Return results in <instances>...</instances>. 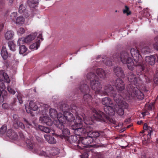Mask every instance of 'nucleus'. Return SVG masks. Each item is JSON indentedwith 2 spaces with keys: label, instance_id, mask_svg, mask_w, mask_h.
Wrapping results in <instances>:
<instances>
[{
  "label": "nucleus",
  "instance_id": "f257e3e1",
  "mask_svg": "<svg viewBox=\"0 0 158 158\" xmlns=\"http://www.w3.org/2000/svg\"><path fill=\"white\" fill-rule=\"evenodd\" d=\"M128 79L130 84L127 86L128 94L133 97H136L139 99L144 98V95L141 90L142 89L137 85V78L132 72L129 73Z\"/></svg>",
  "mask_w": 158,
  "mask_h": 158
},
{
  "label": "nucleus",
  "instance_id": "f03ea898",
  "mask_svg": "<svg viewBox=\"0 0 158 158\" xmlns=\"http://www.w3.org/2000/svg\"><path fill=\"white\" fill-rule=\"evenodd\" d=\"M82 122V119L79 116L77 117L75 121V125L72 126V129L74 130L73 133L77 135H81L86 133L89 134L93 130V127L91 125H86L82 127L80 125Z\"/></svg>",
  "mask_w": 158,
  "mask_h": 158
},
{
  "label": "nucleus",
  "instance_id": "7ed1b4c3",
  "mask_svg": "<svg viewBox=\"0 0 158 158\" xmlns=\"http://www.w3.org/2000/svg\"><path fill=\"white\" fill-rule=\"evenodd\" d=\"M113 57L115 60L120 61L123 64H126L128 68L131 70H133L136 65L131 55L126 52L123 51L120 54H116Z\"/></svg>",
  "mask_w": 158,
  "mask_h": 158
},
{
  "label": "nucleus",
  "instance_id": "20e7f679",
  "mask_svg": "<svg viewBox=\"0 0 158 158\" xmlns=\"http://www.w3.org/2000/svg\"><path fill=\"white\" fill-rule=\"evenodd\" d=\"M93 112L94 114L91 117V119L93 122H94L96 121L104 122L108 120L111 121V119L109 118V116L102 112L95 109H93Z\"/></svg>",
  "mask_w": 158,
  "mask_h": 158
},
{
  "label": "nucleus",
  "instance_id": "39448f33",
  "mask_svg": "<svg viewBox=\"0 0 158 158\" xmlns=\"http://www.w3.org/2000/svg\"><path fill=\"white\" fill-rule=\"evenodd\" d=\"M131 54V56L134 59V61L136 63L135 64H136L135 66H139L143 71L144 69V67L140 64L141 61L139 60L141 58L139 52L136 48H131L130 50Z\"/></svg>",
  "mask_w": 158,
  "mask_h": 158
},
{
  "label": "nucleus",
  "instance_id": "423d86ee",
  "mask_svg": "<svg viewBox=\"0 0 158 158\" xmlns=\"http://www.w3.org/2000/svg\"><path fill=\"white\" fill-rule=\"evenodd\" d=\"M90 85L92 89L94 90L96 94H99L102 89V84L98 79H94L91 80Z\"/></svg>",
  "mask_w": 158,
  "mask_h": 158
},
{
  "label": "nucleus",
  "instance_id": "0eeeda50",
  "mask_svg": "<svg viewBox=\"0 0 158 158\" xmlns=\"http://www.w3.org/2000/svg\"><path fill=\"white\" fill-rule=\"evenodd\" d=\"M114 89L112 86L110 84H107L104 87V90L101 89L99 94L101 95H107L112 96L113 94Z\"/></svg>",
  "mask_w": 158,
  "mask_h": 158
},
{
  "label": "nucleus",
  "instance_id": "6e6552de",
  "mask_svg": "<svg viewBox=\"0 0 158 158\" xmlns=\"http://www.w3.org/2000/svg\"><path fill=\"white\" fill-rule=\"evenodd\" d=\"M79 140L81 141V143L84 145L83 147H87L93 142L94 139L89 135L85 137H82L80 138Z\"/></svg>",
  "mask_w": 158,
  "mask_h": 158
},
{
  "label": "nucleus",
  "instance_id": "1a4fd4ad",
  "mask_svg": "<svg viewBox=\"0 0 158 158\" xmlns=\"http://www.w3.org/2000/svg\"><path fill=\"white\" fill-rule=\"evenodd\" d=\"M38 109V106L35 104V103L32 101H31L29 106L26 107V110L27 113H30L31 115L33 116L32 111H35Z\"/></svg>",
  "mask_w": 158,
  "mask_h": 158
},
{
  "label": "nucleus",
  "instance_id": "9d476101",
  "mask_svg": "<svg viewBox=\"0 0 158 158\" xmlns=\"http://www.w3.org/2000/svg\"><path fill=\"white\" fill-rule=\"evenodd\" d=\"M114 85L117 89L119 91L123 90L125 87L124 82L122 79L119 78L115 80Z\"/></svg>",
  "mask_w": 158,
  "mask_h": 158
},
{
  "label": "nucleus",
  "instance_id": "9b49d317",
  "mask_svg": "<svg viewBox=\"0 0 158 158\" xmlns=\"http://www.w3.org/2000/svg\"><path fill=\"white\" fill-rule=\"evenodd\" d=\"M40 40H41V41L43 40L41 33H40L37 37L36 41L30 46V49H37L40 46Z\"/></svg>",
  "mask_w": 158,
  "mask_h": 158
},
{
  "label": "nucleus",
  "instance_id": "f8f14e48",
  "mask_svg": "<svg viewBox=\"0 0 158 158\" xmlns=\"http://www.w3.org/2000/svg\"><path fill=\"white\" fill-rule=\"evenodd\" d=\"M114 101L117 103V105L121 107H123V102L122 97L118 94H114L112 96Z\"/></svg>",
  "mask_w": 158,
  "mask_h": 158
},
{
  "label": "nucleus",
  "instance_id": "ddd939ff",
  "mask_svg": "<svg viewBox=\"0 0 158 158\" xmlns=\"http://www.w3.org/2000/svg\"><path fill=\"white\" fill-rule=\"evenodd\" d=\"M113 71L118 77H124L125 76L123 69L119 66L115 67L113 69Z\"/></svg>",
  "mask_w": 158,
  "mask_h": 158
},
{
  "label": "nucleus",
  "instance_id": "4468645a",
  "mask_svg": "<svg viewBox=\"0 0 158 158\" xmlns=\"http://www.w3.org/2000/svg\"><path fill=\"white\" fill-rule=\"evenodd\" d=\"M40 120L43 124H46L49 126H51L53 124L52 121L48 116L40 117Z\"/></svg>",
  "mask_w": 158,
  "mask_h": 158
},
{
  "label": "nucleus",
  "instance_id": "2eb2a0df",
  "mask_svg": "<svg viewBox=\"0 0 158 158\" xmlns=\"http://www.w3.org/2000/svg\"><path fill=\"white\" fill-rule=\"evenodd\" d=\"M146 63L149 65H153L155 63L156 60V56L152 55L147 56L145 58Z\"/></svg>",
  "mask_w": 158,
  "mask_h": 158
},
{
  "label": "nucleus",
  "instance_id": "dca6fc26",
  "mask_svg": "<svg viewBox=\"0 0 158 158\" xmlns=\"http://www.w3.org/2000/svg\"><path fill=\"white\" fill-rule=\"evenodd\" d=\"M6 135L9 138L14 140L17 139L18 135L14 130L12 129L8 130L6 132Z\"/></svg>",
  "mask_w": 158,
  "mask_h": 158
},
{
  "label": "nucleus",
  "instance_id": "f3484780",
  "mask_svg": "<svg viewBox=\"0 0 158 158\" xmlns=\"http://www.w3.org/2000/svg\"><path fill=\"white\" fill-rule=\"evenodd\" d=\"M63 114L68 122L73 121L75 122L76 119H75L74 118V117L73 116V114L71 113L65 111L64 112Z\"/></svg>",
  "mask_w": 158,
  "mask_h": 158
},
{
  "label": "nucleus",
  "instance_id": "a211bd4d",
  "mask_svg": "<svg viewBox=\"0 0 158 158\" xmlns=\"http://www.w3.org/2000/svg\"><path fill=\"white\" fill-rule=\"evenodd\" d=\"M37 35V33L36 32L28 35L24 38V42L27 44L29 43L35 39Z\"/></svg>",
  "mask_w": 158,
  "mask_h": 158
},
{
  "label": "nucleus",
  "instance_id": "6ab92c4d",
  "mask_svg": "<svg viewBox=\"0 0 158 158\" xmlns=\"http://www.w3.org/2000/svg\"><path fill=\"white\" fill-rule=\"evenodd\" d=\"M0 77L4 79L5 81L7 83H9L10 81L8 75L5 72V70H0Z\"/></svg>",
  "mask_w": 158,
  "mask_h": 158
},
{
  "label": "nucleus",
  "instance_id": "aec40b11",
  "mask_svg": "<svg viewBox=\"0 0 158 158\" xmlns=\"http://www.w3.org/2000/svg\"><path fill=\"white\" fill-rule=\"evenodd\" d=\"M104 110L106 114L109 115H112L115 113L114 110L112 106H105Z\"/></svg>",
  "mask_w": 158,
  "mask_h": 158
},
{
  "label": "nucleus",
  "instance_id": "412c9836",
  "mask_svg": "<svg viewBox=\"0 0 158 158\" xmlns=\"http://www.w3.org/2000/svg\"><path fill=\"white\" fill-rule=\"evenodd\" d=\"M102 102L103 105L105 106H112L113 105V103L111 99L107 97L102 98Z\"/></svg>",
  "mask_w": 158,
  "mask_h": 158
},
{
  "label": "nucleus",
  "instance_id": "4be33fe9",
  "mask_svg": "<svg viewBox=\"0 0 158 158\" xmlns=\"http://www.w3.org/2000/svg\"><path fill=\"white\" fill-rule=\"evenodd\" d=\"M96 73L101 78L104 79L106 77V73L105 71L101 68H98L96 70Z\"/></svg>",
  "mask_w": 158,
  "mask_h": 158
},
{
  "label": "nucleus",
  "instance_id": "5701e85b",
  "mask_svg": "<svg viewBox=\"0 0 158 158\" xmlns=\"http://www.w3.org/2000/svg\"><path fill=\"white\" fill-rule=\"evenodd\" d=\"M44 137L46 140L50 144H54L56 143V140L53 136L48 135H44Z\"/></svg>",
  "mask_w": 158,
  "mask_h": 158
},
{
  "label": "nucleus",
  "instance_id": "b1692460",
  "mask_svg": "<svg viewBox=\"0 0 158 158\" xmlns=\"http://www.w3.org/2000/svg\"><path fill=\"white\" fill-rule=\"evenodd\" d=\"M79 89L80 91L83 93H87L89 91V86L86 84H83L81 85Z\"/></svg>",
  "mask_w": 158,
  "mask_h": 158
},
{
  "label": "nucleus",
  "instance_id": "393cba45",
  "mask_svg": "<svg viewBox=\"0 0 158 158\" xmlns=\"http://www.w3.org/2000/svg\"><path fill=\"white\" fill-rule=\"evenodd\" d=\"M14 35V33L13 31L10 30L7 31L5 34V38L7 40L12 39Z\"/></svg>",
  "mask_w": 158,
  "mask_h": 158
},
{
  "label": "nucleus",
  "instance_id": "a878e982",
  "mask_svg": "<svg viewBox=\"0 0 158 158\" xmlns=\"http://www.w3.org/2000/svg\"><path fill=\"white\" fill-rule=\"evenodd\" d=\"M1 54L4 60L7 59L8 56V54L6 47H2Z\"/></svg>",
  "mask_w": 158,
  "mask_h": 158
},
{
  "label": "nucleus",
  "instance_id": "bb28decb",
  "mask_svg": "<svg viewBox=\"0 0 158 158\" xmlns=\"http://www.w3.org/2000/svg\"><path fill=\"white\" fill-rule=\"evenodd\" d=\"M70 108L72 110V112L75 114L76 118L77 117L79 116L78 115L79 108H77L76 105L74 104L71 105L70 106Z\"/></svg>",
  "mask_w": 158,
  "mask_h": 158
},
{
  "label": "nucleus",
  "instance_id": "cd10ccee",
  "mask_svg": "<svg viewBox=\"0 0 158 158\" xmlns=\"http://www.w3.org/2000/svg\"><path fill=\"white\" fill-rule=\"evenodd\" d=\"M57 118L58 120L64 123L68 122L66 119L64 117L63 114H62L61 113H59L57 114Z\"/></svg>",
  "mask_w": 158,
  "mask_h": 158
},
{
  "label": "nucleus",
  "instance_id": "c85d7f7f",
  "mask_svg": "<svg viewBox=\"0 0 158 158\" xmlns=\"http://www.w3.org/2000/svg\"><path fill=\"white\" fill-rule=\"evenodd\" d=\"M26 143H27V147L31 150H33L35 152H37V150L35 148V145L34 144L32 143L30 140L28 139L26 141Z\"/></svg>",
  "mask_w": 158,
  "mask_h": 158
},
{
  "label": "nucleus",
  "instance_id": "c756f323",
  "mask_svg": "<svg viewBox=\"0 0 158 158\" xmlns=\"http://www.w3.org/2000/svg\"><path fill=\"white\" fill-rule=\"evenodd\" d=\"M38 3V0H28V3L31 8H34L36 6Z\"/></svg>",
  "mask_w": 158,
  "mask_h": 158
},
{
  "label": "nucleus",
  "instance_id": "7c9ffc66",
  "mask_svg": "<svg viewBox=\"0 0 158 158\" xmlns=\"http://www.w3.org/2000/svg\"><path fill=\"white\" fill-rule=\"evenodd\" d=\"M103 59H104V60H103L102 61L105 64L108 66L112 65V63L110 58L107 57L106 56H105Z\"/></svg>",
  "mask_w": 158,
  "mask_h": 158
},
{
  "label": "nucleus",
  "instance_id": "2f4dec72",
  "mask_svg": "<svg viewBox=\"0 0 158 158\" xmlns=\"http://www.w3.org/2000/svg\"><path fill=\"white\" fill-rule=\"evenodd\" d=\"M8 47L13 52L16 50V46L12 41H9L8 43Z\"/></svg>",
  "mask_w": 158,
  "mask_h": 158
},
{
  "label": "nucleus",
  "instance_id": "473e14b6",
  "mask_svg": "<svg viewBox=\"0 0 158 158\" xmlns=\"http://www.w3.org/2000/svg\"><path fill=\"white\" fill-rule=\"evenodd\" d=\"M143 129L144 130L148 131V132L147 135L148 138H150L151 135L153 131L152 128L151 127H148L147 123H145L144 124Z\"/></svg>",
  "mask_w": 158,
  "mask_h": 158
},
{
  "label": "nucleus",
  "instance_id": "72a5a7b5",
  "mask_svg": "<svg viewBox=\"0 0 158 158\" xmlns=\"http://www.w3.org/2000/svg\"><path fill=\"white\" fill-rule=\"evenodd\" d=\"M13 126L16 129L20 128L22 129H24L25 128V127L24 124L22 122H16L13 123Z\"/></svg>",
  "mask_w": 158,
  "mask_h": 158
},
{
  "label": "nucleus",
  "instance_id": "f704fd0d",
  "mask_svg": "<svg viewBox=\"0 0 158 158\" xmlns=\"http://www.w3.org/2000/svg\"><path fill=\"white\" fill-rule=\"evenodd\" d=\"M68 141L71 143H75L77 140V138L76 135H71L68 139Z\"/></svg>",
  "mask_w": 158,
  "mask_h": 158
},
{
  "label": "nucleus",
  "instance_id": "c9c22d12",
  "mask_svg": "<svg viewBox=\"0 0 158 158\" xmlns=\"http://www.w3.org/2000/svg\"><path fill=\"white\" fill-rule=\"evenodd\" d=\"M102 133L101 131H95L93 132H91V131L88 134L90 135V136L92 138H97L99 137L101 134V133Z\"/></svg>",
  "mask_w": 158,
  "mask_h": 158
},
{
  "label": "nucleus",
  "instance_id": "e433bc0d",
  "mask_svg": "<svg viewBox=\"0 0 158 158\" xmlns=\"http://www.w3.org/2000/svg\"><path fill=\"white\" fill-rule=\"evenodd\" d=\"M83 99L85 103H89L91 101L92 98L90 95L85 94L83 95Z\"/></svg>",
  "mask_w": 158,
  "mask_h": 158
},
{
  "label": "nucleus",
  "instance_id": "4c0bfd02",
  "mask_svg": "<svg viewBox=\"0 0 158 158\" xmlns=\"http://www.w3.org/2000/svg\"><path fill=\"white\" fill-rule=\"evenodd\" d=\"M49 113L52 118L55 119L57 118V111L55 110L50 109L49 111Z\"/></svg>",
  "mask_w": 158,
  "mask_h": 158
},
{
  "label": "nucleus",
  "instance_id": "58836bf2",
  "mask_svg": "<svg viewBox=\"0 0 158 158\" xmlns=\"http://www.w3.org/2000/svg\"><path fill=\"white\" fill-rule=\"evenodd\" d=\"M54 123L58 128L60 129H62L64 128V126L63 125L64 123L62 122H60L58 120L56 121H54Z\"/></svg>",
  "mask_w": 158,
  "mask_h": 158
},
{
  "label": "nucleus",
  "instance_id": "ea45409f",
  "mask_svg": "<svg viewBox=\"0 0 158 158\" xmlns=\"http://www.w3.org/2000/svg\"><path fill=\"white\" fill-rule=\"evenodd\" d=\"M24 19L23 16H20L17 18L16 23L17 24L22 25L24 23Z\"/></svg>",
  "mask_w": 158,
  "mask_h": 158
},
{
  "label": "nucleus",
  "instance_id": "a19ab883",
  "mask_svg": "<svg viewBox=\"0 0 158 158\" xmlns=\"http://www.w3.org/2000/svg\"><path fill=\"white\" fill-rule=\"evenodd\" d=\"M27 47L24 45H22L19 47V53L20 54H23L25 53L27 51Z\"/></svg>",
  "mask_w": 158,
  "mask_h": 158
},
{
  "label": "nucleus",
  "instance_id": "79ce46f5",
  "mask_svg": "<svg viewBox=\"0 0 158 158\" xmlns=\"http://www.w3.org/2000/svg\"><path fill=\"white\" fill-rule=\"evenodd\" d=\"M81 116H79L82 119L83 118L84 123L86 124V125H89L88 124L90 123L89 122V118L88 117H86L85 114H83L82 115H81Z\"/></svg>",
  "mask_w": 158,
  "mask_h": 158
},
{
  "label": "nucleus",
  "instance_id": "37998d69",
  "mask_svg": "<svg viewBox=\"0 0 158 158\" xmlns=\"http://www.w3.org/2000/svg\"><path fill=\"white\" fill-rule=\"evenodd\" d=\"M96 75L93 73L91 72L87 74L86 77L88 79H94L96 77Z\"/></svg>",
  "mask_w": 158,
  "mask_h": 158
},
{
  "label": "nucleus",
  "instance_id": "c03bdc74",
  "mask_svg": "<svg viewBox=\"0 0 158 158\" xmlns=\"http://www.w3.org/2000/svg\"><path fill=\"white\" fill-rule=\"evenodd\" d=\"M7 129L6 125H4L0 128V133L1 134L5 133Z\"/></svg>",
  "mask_w": 158,
  "mask_h": 158
},
{
  "label": "nucleus",
  "instance_id": "a18cd8bd",
  "mask_svg": "<svg viewBox=\"0 0 158 158\" xmlns=\"http://www.w3.org/2000/svg\"><path fill=\"white\" fill-rule=\"evenodd\" d=\"M155 43L153 44V46L154 48L158 51V36L155 38Z\"/></svg>",
  "mask_w": 158,
  "mask_h": 158
},
{
  "label": "nucleus",
  "instance_id": "49530a36",
  "mask_svg": "<svg viewBox=\"0 0 158 158\" xmlns=\"http://www.w3.org/2000/svg\"><path fill=\"white\" fill-rule=\"evenodd\" d=\"M143 53L150 52H151V50L149 47L148 46L145 47L143 48L141 50Z\"/></svg>",
  "mask_w": 158,
  "mask_h": 158
},
{
  "label": "nucleus",
  "instance_id": "de8ad7c7",
  "mask_svg": "<svg viewBox=\"0 0 158 158\" xmlns=\"http://www.w3.org/2000/svg\"><path fill=\"white\" fill-rule=\"evenodd\" d=\"M0 92L1 93H0V99L2 98H5L4 97L7 94V92L4 89H2V90H0Z\"/></svg>",
  "mask_w": 158,
  "mask_h": 158
},
{
  "label": "nucleus",
  "instance_id": "09e8293b",
  "mask_svg": "<svg viewBox=\"0 0 158 158\" xmlns=\"http://www.w3.org/2000/svg\"><path fill=\"white\" fill-rule=\"evenodd\" d=\"M7 88L8 91L10 93L13 95H14L15 94V91L10 86H7Z\"/></svg>",
  "mask_w": 158,
  "mask_h": 158
},
{
  "label": "nucleus",
  "instance_id": "8fccbe9b",
  "mask_svg": "<svg viewBox=\"0 0 158 158\" xmlns=\"http://www.w3.org/2000/svg\"><path fill=\"white\" fill-rule=\"evenodd\" d=\"M123 12L124 14L126 13L127 15H130L131 13V11H129V8L128 6H125V9L123 10Z\"/></svg>",
  "mask_w": 158,
  "mask_h": 158
},
{
  "label": "nucleus",
  "instance_id": "3c124183",
  "mask_svg": "<svg viewBox=\"0 0 158 158\" xmlns=\"http://www.w3.org/2000/svg\"><path fill=\"white\" fill-rule=\"evenodd\" d=\"M62 130V133L64 136H65L67 135H69L70 131L69 130L66 128H63Z\"/></svg>",
  "mask_w": 158,
  "mask_h": 158
},
{
  "label": "nucleus",
  "instance_id": "603ef678",
  "mask_svg": "<svg viewBox=\"0 0 158 158\" xmlns=\"http://www.w3.org/2000/svg\"><path fill=\"white\" fill-rule=\"evenodd\" d=\"M17 97L19 100V103L22 104L23 103V101L22 100V95L21 94L19 93L17 95Z\"/></svg>",
  "mask_w": 158,
  "mask_h": 158
},
{
  "label": "nucleus",
  "instance_id": "864d4df0",
  "mask_svg": "<svg viewBox=\"0 0 158 158\" xmlns=\"http://www.w3.org/2000/svg\"><path fill=\"white\" fill-rule=\"evenodd\" d=\"M13 118L14 119L13 120V123H16V122H18L19 121V118L18 116L16 114H14L13 115Z\"/></svg>",
  "mask_w": 158,
  "mask_h": 158
},
{
  "label": "nucleus",
  "instance_id": "5fc2aeb1",
  "mask_svg": "<svg viewBox=\"0 0 158 158\" xmlns=\"http://www.w3.org/2000/svg\"><path fill=\"white\" fill-rule=\"evenodd\" d=\"M26 10L24 7L22 5H21L19 7V12L20 13H22L25 11Z\"/></svg>",
  "mask_w": 158,
  "mask_h": 158
},
{
  "label": "nucleus",
  "instance_id": "6e6d98bb",
  "mask_svg": "<svg viewBox=\"0 0 158 158\" xmlns=\"http://www.w3.org/2000/svg\"><path fill=\"white\" fill-rule=\"evenodd\" d=\"M62 110L64 112L66 110H68L69 109L68 106L67 104H63L61 106Z\"/></svg>",
  "mask_w": 158,
  "mask_h": 158
},
{
  "label": "nucleus",
  "instance_id": "4d7b16f0",
  "mask_svg": "<svg viewBox=\"0 0 158 158\" xmlns=\"http://www.w3.org/2000/svg\"><path fill=\"white\" fill-rule=\"evenodd\" d=\"M17 16V13L16 12H13L10 15L11 19L13 20H14Z\"/></svg>",
  "mask_w": 158,
  "mask_h": 158
},
{
  "label": "nucleus",
  "instance_id": "13d9d810",
  "mask_svg": "<svg viewBox=\"0 0 158 158\" xmlns=\"http://www.w3.org/2000/svg\"><path fill=\"white\" fill-rule=\"evenodd\" d=\"M153 80L155 83L158 84V72L155 75Z\"/></svg>",
  "mask_w": 158,
  "mask_h": 158
},
{
  "label": "nucleus",
  "instance_id": "bf43d9fd",
  "mask_svg": "<svg viewBox=\"0 0 158 158\" xmlns=\"http://www.w3.org/2000/svg\"><path fill=\"white\" fill-rule=\"evenodd\" d=\"M117 113L119 115L122 116L124 114V111L123 109L121 108L118 109Z\"/></svg>",
  "mask_w": 158,
  "mask_h": 158
},
{
  "label": "nucleus",
  "instance_id": "052dcab7",
  "mask_svg": "<svg viewBox=\"0 0 158 158\" xmlns=\"http://www.w3.org/2000/svg\"><path fill=\"white\" fill-rule=\"evenodd\" d=\"M5 88V86L3 81L0 79V89H4Z\"/></svg>",
  "mask_w": 158,
  "mask_h": 158
},
{
  "label": "nucleus",
  "instance_id": "680f3d73",
  "mask_svg": "<svg viewBox=\"0 0 158 158\" xmlns=\"http://www.w3.org/2000/svg\"><path fill=\"white\" fill-rule=\"evenodd\" d=\"M2 108L5 109H8L10 108V105L6 103H4L2 105Z\"/></svg>",
  "mask_w": 158,
  "mask_h": 158
},
{
  "label": "nucleus",
  "instance_id": "e2e57ef3",
  "mask_svg": "<svg viewBox=\"0 0 158 158\" xmlns=\"http://www.w3.org/2000/svg\"><path fill=\"white\" fill-rule=\"evenodd\" d=\"M37 152V153H38L40 156H48L46 152H44L43 151H40V152H38L37 151V152Z\"/></svg>",
  "mask_w": 158,
  "mask_h": 158
},
{
  "label": "nucleus",
  "instance_id": "0e129e2a",
  "mask_svg": "<svg viewBox=\"0 0 158 158\" xmlns=\"http://www.w3.org/2000/svg\"><path fill=\"white\" fill-rule=\"evenodd\" d=\"M23 120L26 124V126L27 127H29V126H32L31 123L27 120L26 118H23Z\"/></svg>",
  "mask_w": 158,
  "mask_h": 158
},
{
  "label": "nucleus",
  "instance_id": "69168bd1",
  "mask_svg": "<svg viewBox=\"0 0 158 158\" xmlns=\"http://www.w3.org/2000/svg\"><path fill=\"white\" fill-rule=\"evenodd\" d=\"M25 30L23 28L20 27L18 30V32L20 34H23L25 32Z\"/></svg>",
  "mask_w": 158,
  "mask_h": 158
},
{
  "label": "nucleus",
  "instance_id": "338daca9",
  "mask_svg": "<svg viewBox=\"0 0 158 158\" xmlns=\"http://www.w3.org/2000/svg\"><path fill=\"white\" fill-rule=\"evenodd\" d=\"M4 2H0V11L2 10L4 8Z\"/></svg>",
  "mask_w": 158,
  "mask_h": 158
},
{
  "label": "nucleus",
  "instance_id": "774afa93",
  "mask_svg": "<svg viewBox=\"0 0 158 158\" xmlns=\"http://www.w3.org/2000/svg\"><path fill=\"white\" fill-rule=\"evenodd\" d=\"M43 131L46 133H49L50 132V129L48 127H44V128L43 129Z\"/></svg>",
  "mask_w": 158,
  "mask_h": 158
}]
</instances>
